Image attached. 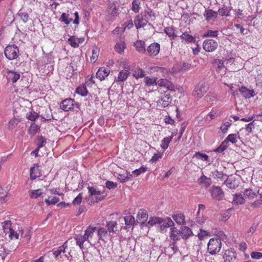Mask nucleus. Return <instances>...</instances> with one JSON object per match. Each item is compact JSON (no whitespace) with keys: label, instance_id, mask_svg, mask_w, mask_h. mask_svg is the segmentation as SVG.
Returning <instances> with one entry per match:
<instances>
[{"label":"nucleus","instance_id":"f257e3e1","mask_svg":"<svg viewBox=\"0 0 262 262\" xmlns=\"http://www.w3.org/2000/svg\"><path fill=\"white\" fill-rule=\"evenodd\" d=\"M221 240L217 238H211L207 245V251L211 255L217 253L221 249Z\"/></svg>","mask_w":262,"mask_h":262},{"label":"nucleus","instance_id":"f03ea898","mask_svg":"<svg viewBox=\"0 0 262 262\" xmlns=\"http://www.w3.org/2000/svg\"><path fill=\"white\" fill-rule=\"evenodd\" d=\"M79 105L75 102L74 99L68 98L63 100L60 103V108L65 112L69 111L74 109H78Z\"/></svg>","mask_w":262,"mask_h":262},{"label":"nucleus","instance_id":"7ed1b4c3","mask_svg":"<svg viewBox=\"0 0 262 262\" xmlns=\"http://www.w3.org/2000/svg\"><path fill=\"white\" fill-rule=\"evenodd\" d=\"M208 89V84L205 81H201L194 88L193 95L198 98H201L207 92Z\"/></svg>","mask_w":262,"mask_h":262},{"label":"nucleus","instance_id":"20e7f679","mask_svg":"<svg viewBox=\"0 0 262 262\" xmlns=\"http://www.w3.org/2000/svg\"><path fill=\"white\" fill-rule=\"evenodd\" d=\"M171 95L169 93L165 92L162 94L159 99L157 100V106L160 108L165 107L171 103Z\"/></svg>","mask_w":262,"mask_h":262},{"label":"nucleus","instance_id":"39448f33","mask_svg":"<svg viewBox=\"0 0 262 262\" xmlns=\"http://www.w3.org/2000/svg\"><path fill=\"white\" fill-rule=\"evenodd\" d=\"M18 49L15 45L7 46L5 50V55L9 60L16 59L18 57Z\"/></svg>","mask_w":262,"mask_h":262},{"label":"nucleus","instance_id":"423d86ee","mask_svg":"<svg viewBox=\"0 0 262 262\" xmlns=\"http://www.w3.org/2000/svg\"><path fill=\"white\" fill-rule=\"evenodd\" d=\"M86 257L89 262H100L101 260L99 250L95 247L86 254Z\"/></svg>","mask_w":262,"mask_h":262},{"label":"nucleus","instance_id":"0eeeda50","mask_svg":"<svg viewBox=\"0 0 262 262\" xmlns=\"http://www.w3.org/2000/svg\"><path fill=\"white\" fill-rule=\"evenodd\" d=\"M218 47L217 42L213 40L207 39H205L203 44V49L207 52H213L215 51Z\"/></svg>","mask_w":262,"mask_h":262},{"label":"nucleus","instance_id":"6e6552de","mask_svg":"<svg viewBox=\"0 0 262 262\" xmlns=\"http://www.w3.org/2000/svg\"><path fill=\"white\" fill-rule=\"evenodd\" d=\"M210 192L213 199L221 200L224 196V192L219 186H213L210 190Z\"/></svg>","mask_w":262,"mask_h":262},{"label":"nucleus","instance_id":"1a4fd4ad","mask_svg":"<svg viewBox=\"0 0 262 262\" xmlns=\"http://www.w3.org/2000/svg\"><path fill=\"white\" fill-rule=\"evenodd\" d=\"M223 258L225 262H237L236 254L232 249L226 250L224 254Z\"/></svg>","mask_w":262,"mask_h":262},{"label":"nucleus","instance_id":"9d476101","mask_svg":"<svg viewBox=\"0 0 262 262\" xmlns=\"http://www.w3.org/2000/svg\"><path fill=\"white\" fill-rule=\"evenodd\" d=\"M89 193L90 195L93 196L95 195L96 196V199L98 201H101L104 199L106 196L105 195H103L104 194V191H101L98 190V188L94 187H88Z\"/></svg>","mask_w":262,"mask_h":262},{"label":"nucleus","instance_id":"9b49d317","mask_svg":"<svg viewBox=\"0 0 262 262\" xmlns=\"http://www.w3.org/2000/svg\"><path fill=\"white\" fill-rule=\"evenodd\" d=\"M158 230L161 232L166 231L168 227H172L174 226V223L170 217H166L162 219V222L159 224Z\"/></svg>","mask_w":262,"mask_h":262},{"label":"nucleus","instance_id":"f8f14e48","mask_svg":"<svg viewBox=\"0 0 262 262\" xmlns=\"http://www.w3.org/2000/svg\"><path fill=\"white\" fill-rule=\"evenodd\" d=\"M160 49V44L155 42L150 44L147 49L148 54L150 56H155L158 54Z\"/></svg>","mask_w":262,"mask_h":262},{"label":"nucleus","instance_id":"ddd939ff","mask_svg":"<svg viewBox=\"0 0 262 262\" xmlns=\"http://www.w3.org/2000/svg\"><path fill=\"white\" fill-rule=\"evenodd\" d=\"M134 23L136 27L139 29L145 26L148 23V21L146 20V18L144 17L143 14H140L135 17Z\"/></svg>","mask_w":262,"mask_h":262},{"label":"nucleus","instance_id":"4468645a","mask_svg":"<svg viewBox=\"0 0 262 262\" xmlns=\"http://www.w3.org/2000/svg\"><path fill=\"white\" fill-rule=\"evenodd\" d=\"M6 76L9 81L13 83L16 82L20 77L19 73L13 70H8L6 72Z\"/></svg>","mask_w":262,"mask_h":262},{"label":"nucleus","instance_id":"2eb2a0df","mask_svg":"<svg viewBox=\"0 0 262 262\" xmlns=\"http://www.w3.org/2000/svg\"><path fill=\"white\" fill-rule=\"evenodd\" d=\"M110 73V70L107 68L101 67L98 70L96 74V77L98 78L100 81L105 79V77L108 76Z\"/></svg>","mask_w":262,"mask_h":262},{"label":"nucleus","instance_id":"dca6fc26","mask_svg":"<svg viewBox=\"0 0 262 262\" xmlns=\"http://www.w3.org/2000/svg\"><path fill=\"white\" fill-rule=\"evenodd\" d=\"M217 15V12L211 9H206L203 13V16L207 21H214L216 18Z\"/></svg>","mask_w":262,"mask_h":262},{"label":"nucleus","instance_id":"f3484780","mask_svg":"<svg viewBox=\"0 0 262 262\" xmlns=\"http://www.w3.org/2000/svg\"><path fill=\"white\" fill-rule=\"evenodd\" d=\"M239 91L242 96L245 98H250L255 96V93L253 89L250 90L245 86H242L239 89Z\"/></svg>","mask_w":262,"mask_h":262},{"label":"nucleus","instance_id":"a211bd4d","mask_svg":"<svg viewBox=\"0 0 262 262\" xmlns=\"http://www.w3.org/2000/svg\"><path fill=\"white\" fill-rule=\"evenodd\" d=\"M213 64L218 73H221V74L225 73L226 68L223 60L216 59L214 61Z\"/></svg>","mask_w":262,"mask_h":262},{"label":"nucleus","instance_id":"6ab92c4d","mask_svg":"<svg viewBox=\"0 0 262 262\" xmlns=\"http://www.w3.org/2000/svg\"><path fill=\"white\" fill-rule=\"evenodd\" d=\"M180 232L182 238L184 240H186L193 234L191 229L185 226L181 227Z\"/></svg>","mask_w":262,"mask_h":262},{"label":"nucleus","instance_id":"aec40b11","mask_svg":"<svg viewBox=\"0 0 262 262\" xmlns=\"http://www.w3.org/2000/svg\"><path fill=\"white\" fill-rule=\"evenodd\" d=\"M30 179L35 180L38 177L41 176V172L37 165L34 164V166L30 168Z\"/></svg>","mask_w":262,"mask_h":262},{"label":"nucleus","instance_id":"412c9836","mask_svg":"<svg viewBox=\"0 0 262 262\" xmlns=\"http://www.w3.org/2000/svg\"><path fill=\"white\" fill-rule=\"evenodd\" d=\"M97 230L96 227L89 226L85 231L84 236L88 240V243H90V241L94 235V233Z\"/></svg>","mask_w":262,"mask_h":262},{"label":"nucleus","instance_id":"4be33fe9","mask_svg":"<svg viewBox=\"0 0 262 262\" xmlns=\"http://www.w3.org/2000/svg\"><path fill=\"white\" fill-rule=\"evenodd\" d=\"M148 216L147 211L144 209H141L139 210L138 212L137 216V221L138 220L139 221H142L141 225L144 224L148 219Z\"/></svg>","mask_w":262,"mask_h":262},{"label":"nucleus","instance_id":"5701e85b","mask_svg":"<svg viewBox=\"0 0 262 262\" xmlns=\"http://www.w3.org/2000/svg\"><path fill=\"white\" fill-rule=\"evenodd\" d=\"M181 235L180 230L177 229L173 226L170 228V238L172 241H178Z\"/></svg>","mask_w":262,"mask_h":262},{"label":"nucleus","instance_id":"b1692460","mask_svg":"<svg viewBox=\"0 0 262 262\" xmlns=\"http://www.w3.org/2000/svg\"><path fill=\"white\" fill-rule=\"evenodd\" d=\"M173 220L179 225H185V215L181 213L174 214L172 216Z\"/></svg>","mask_w":262,"mask_h":262},{"label":"nucleus","instance_id":"393cba45","mask_svg":"<svg viewBox=\"0 0 262 262\" xmlns=\"http://www.w3.org/2000/svg\"><path fill=\"white\" fill-rule=\"evenodd\" d=\"M67 247V246L66 245V243H65L62 246L58 247L56 250L54 249L53 252V255H54V257L56 259H58L59 257L60 256L62 253H65L66 249Z\"/></svg>","mask_w":262,"mask_h":262},{"label":"nucleus","instance_id":"a878e982","mask_svg":"<svg viewBox=\"0 0 262 262\" xmlns=\"http://www.w3.org/2000/svg\"><path fill=\"white\" fill-rule=\"evenodd\" d=\"M134 46L136 50L140 53H144L146 52L145 43L143 41L141 40L136 41L134 43Z\"/></svg>","mask_w":262,"mask_h":262},{"label":"nucleus","instance_id":"bb28decb","mask_svg":"<svg viewBox=\"0 0 262 262\" xmlns=\"http://www.w3.org/2000/svg\"><path fill=\"white\" fill-rule=\"evenodd\" d=\"M157 84L160 86H163L167 88L170 91L173 90V85L168 80L161 79L157 81Z\"/></svg>","mask_w":262,"mask_h":262},{"label":"nucleus","instance_id":"cd10ccee","mask_svg":"<svg viewBox=\"0 0 262 262\" xmlns=\"http://www.w3.org/2000/svg\"><path fill=\"white\" fill-rule=\"evenodd\" d=\"M162 222V219L160 217L151 216L148 222L146 224V226L150 227L156 225H159Z\"/></svg>","mask_w":262,"mask_h":262},{"label":"nucleus","instance_id":"c85d7f7f","mask_svg":"<svg viewBox=\"0 0 262 262\" xmlns=\"http://www.w3.org/2000/svg\"><path fill=\"white\" fill-rule=\"evenodd\" d=\"M212 175L213 179L216 180L217 181H222L225 180L227 178L226 174H224L222 171H219L217 170L212 171Z\"/></svg>","mask_w":262,"mask_h":262},{"label":"nucleus","instance_id":"c756f323","mask_svg":"<svg viewBox=\"0 0 262 262\" xmlns=\"http://www.w3.org/2000/svg\"><path fill=\"white\" fill-rule=\"evenodd\" d=\"M74 239L76 242L77 245L81 249H82L83 248L84 243L88 241L84 235H76L74 237Z\"/></svg>","mask_w":262,"mask_h":262},{"label":"nucleus","instance_id":"7c9ffc66","mask_svg":"<svg viewBox=\"0 0 262 262\" xmlns=\"http://www.w3.org/2000/svg\"><path fill=\"white\" fill-rule=\"evenodd\" d=\"M146 75V72L142 69L137 67L136 68L133 73V77L137 79L145 77Z\"/></svg>","mask_w":262,"mask_h":262},{"label":"nucleus","instance_id":"2f4dec72","mask_svg":"<svg viewBox=\"0 0 262 262\" xmlns=\"http://www.w3.org/2000/svg\"><path fill=\"white\" fill-rule=\"evenodd\" d=\"M239 138L238 134H231L229 135L224 140L227 144L228 145L229 142L232 144H235L237 142V139Z\"/></svg>","mask_w":262,"mask_h":262},{"label":"nucleus","instance_id":"473e14b6","mask_svg":"<svg viewBox=\"0 0 262 262\" xmlns=\"http://www.w3.org/2000/svg\"><path fill=\"white\" fill-rule=\"evenodd\" d=\"M129 72L128 70H124L120 71L117 76V81L124 82L125 81L129 75Z\"/></svg>","mask_w":262,"mask_h":262},{"label":"nucleus","instance_id":"72a5a7b5","mask_svg":"<svg viewBox=\"0 0 262 262\" xmlns=\"http://www.w3.org/2000/svg\"><path fill=\"white\" fill-rule=\"evenodd\" d=\"M124 220L125 225L128 228L134 226L136 223L135 217L133 215H129L125 216Z\"/></svg>","mask_w":262,"mask_h":262},{"label":"nucleus","instance_id":"f704fd0d","mask_svg":"<svg viewBox=\"0 0 262 262\" xmlns=\"http://www.w3.org/2000/svg\"><path fill=\"white\" fill-rule=\"evenodd\" d=\"M232 203L236 205L243 204L245 203V199L241 194L236 193L233 195Z\"/></svg>","mask_w":262,"mask_h":262},{"label":"nucleus","instance_id":"c9c22d12","mask_svg":"<svg viewBox=\"0 0 262 262\" xmlns=\"http://www.w3.org/2000/svg\"><path fill=\"white\" fill-rule=\"evenodd\" d=\"M69 16L70 15L69 14L63 13L59 18V20L64 23L67 26H68L70 23L73 21V19L70 18Z\"/></svg>","mask_w":262,"mask_h":262},{"label":"nucleus","instance_id":"e433bc0d","mask_svg":"<svg viewBox=\"0 0 262 262\" xmlns=\"http://www.w3.org/2000/svg\"><path fill=\"white\" fill-rule=\"evenodd\" d=\"M125 43L124 41L117 42L115 46V51L119 54H122L125 48Z\"/></svg>","mask_w":262,"mask_h":262},{"label":"nucleus","instance_id":"4c0bfd02","mask_svg":"<svg viewBox=\"0 0 262 262\" xmlns=\"http://www.w3.org/2000/svg\"><path fill=\"white\" fill-rule=\"evenodd\" d=\"M117 223L115 221H109L106 223L107 231L110 233H114L116 231Z\"/></svg>","mask_w":262,"mask_h":262},{"label":"nucleus","instance_id":"58836bf2","mask_svg":"<svg viewBox=\"0 0 262 262\" xmlns=\"http://www.w3.org/2000/svg\"><path fill=\"white\" fill-rule=\"evenodd\" d=\"M182 40L186 41L188 42H194L195 41V38L192 35L188 34L186 32L183 33L180 36Z\"/></svg>","mask_w":262,"mask_h":262},{"label":"nucleus","instance_id":"ea45409f","mask_svg":"<svg viewBox=\"0 0 262 262\" xmlns=\"http://www.w3.org/2000/svg\"><path fill=\"white\" fill-rule=\"evenodd\" d=\"M173 136H168L164 138L161 142L160 145L161 147L164 150L166 149L169 146V143L171 142Z\"/></svg>","mask_w":262,"mask_h":262},{"label":"nucleus","instance_id":"a19ab883","mask_svg":"<svg viewBox=\"0 0 262 262\" xmlns=\"http://www.w3.org/2000/svg\"><path fill=\"white\" fill-rule=\"evenodd\" d=\"M29 196L31 199H37L41 195L42 192L40 189L31 190L29 191Z\"/></svg>","mask_w":262,"mask_h":262},{"label":"nucleus","instance_id":"79ce46f5","mask_svg":"<svg viewBox=\"0 0 262 262\" xmlns=\"http://www.w3.org/2000/svg\"><path fill=\"white\" fill-rule=\"evenodd\" d=\"M157 80V78L155 77H151L147 76L145 77L144 78V82L145 83V84L148 86H150L151 85H156Z\"/></svg>","mask_w":262,"mask_h":262},{"label":"nucleus","instance_id":"37998d69","mask_svg":"<svg viewBox=\"0 0 262 262\" xmlns=\"http://www.w3.org/2000/svg\"><path fill=\"white\" fill-rule=\"evenodd\" d=\"M2 227L4 232L8 233L13 229L12 228V223L10 221H6L2 223Z\"/></svg>","mask_w":262,"mask_h":262},{"label":"nucleus","instance_id":"c03bdc74","mask_svg":"<svg viewBox=\"0 0 262 262\" xmlns=\"http://www.w3.org/2000/svg\"><path fill=\"white\" fill-rule=\"evenodd\" d=\"M59 198L57 196H49L48 199L45 200V202L48 206L54 205L59 201Z\"/></svg>","mask_w":262,"mask_h":262},{"label":"nucleus","instance_id":"a18cd8bd","mask_svg":"<svg viewBox=\"0 0 262 262\" xmlns=\"http://www.w3.org/2000/svg\"><path fill=\"white\" fill-rule=\"evenodd\" d=\"M108 11L111 17L117 16L118 14V9L116 4L115 3L111 4Z\"/></svg>","mask_w":262,"mask_h":262},{"label":"nucleus","instance_id":"49530a36","mask_svg":"<svg viewBox=\"0 0 262 262\" xmlns=\"http://www.w3.org/2000/svg\"><path fill=\"white\" fill-rule=\"evenodd\" d=\"M199 182L200 184H203L205 187H208L211 184V179L203 175L199 179Z\"/></svg>","mask_w":262,"mask_h":262},{"label":"nucleus","instance_id":"de8ad7c7","mask_svg":"<svg viewBox=\"0 0 262 262\" xmlns=\"http://www.w3.org/2000/svg\"><path fill=\"white\" fill-rule=\"evenodd\" d=\"M244 195L246 198H248L249 199H252L257 196V193L255 192H253L252 189L248 188V189H246L244 190Z\"/></svg>","mask_w":262,"mask_h":262},{"label":"nucleus","instance_id":"09e8293b","mask_svg":"<svg viewBox=\"0 0 262 262\" xmlns=\"http://www.w3.org/2000/svg\"><path fill=\"white\" fill-rule=\"evenodd\" d=\"M98 236L99 239L104 240V238H106L107 235V231L104 228H100L97 230Z\"/></svg>","mask_w":262,"mask_h":262},{"label":"nucleus","instance_id":"8fccbe9b","mask_svg":"<svg viewBox=\"0 0 262 262\" xmlns=\"http://www.w3.org/2000/svg\"><path fill=\"white\" fill-rule=\"evenodd\" d=\"M219 34V31L217 30L213 31L211 30H207L203 34L204 37H216Z\"/></svg>","mask_w":262,"mask_h":262},{"label":"nucleus","instance_id":"3c124183","mask_svg":"<svg viewBox=\"0 0 262 262\" xmlns=\"http://www.w3.org/2000/svg\"><path fill=\"white\" fill-rule=\"evenodd\" d=\"M193 157H195L198 159H201L204 161H208L209 159L208 155L200 151L196 152Z\"/></svg>","mask_w":262,"mask_h":262},{"label":"nucleus","instance_id":"603ef678","mask_svg":"<svg viewBox=\"0 0 262 262\" xmlns=\"http://www.w3.org/2000/svg\"><path fill=\"white\" fill-rule=\"evenodd\" d=\"M141 14H143L144 17L146 18L147 21H148V20L151 19L152 16H154V12L149 8H147L146 9H145L144 12L142 13Z\"/></svg>","mask_w":262,"mask_h":262},{"label":"nucleus","instance_id":"864d4df0","mask_svg":"<svg viewBox=\"0 0 262 262\" xmlns=\"http://www.w3.org/2000/svg\"><path fill=\"white\" fill-rule=\"evenodd\" d=\"M39 117V115L35 112L30 111L27 113L26 118L30 121H34Z\"/></svg>","mask_w":262,"mask_h":262},{"label":"nucleus","instance_id":"5fc2aeb1","mask_svg":"<svg viewBox=\"0 0 262 262\" xmlns=\"http://www.w3.org/2000/svg\"><path fill=\"white\" fill-rule=\"evenodd\" d=\"M39 129V126L35 123H32L29 129V133L32 136H34Z\"/></svg>","mask_w":262,"mask_h":262},{"label":"nucleus","instance_id":"6e6d98bb","mask_svg":"<svg viewBox=\"0 0 262 262\" xmlns=\"http://www.w3.org/2000/svg\"><path fill=\"white\" fill-rule=\"evenodd\" d=\"M68 41L69 44L73 48H77L79 46L77 38L74 36H70L68 39Z\"/></svg>","mask_w":262,"mask_h":262},{"label":"nucleus","instance_id":"4d7b16f0","mask_svg":"<svg viewBox=\"0 0 262 262\" xmlns=\"http://www.w3.org/2000/svg\"><path fill=\"white\" fill-rule=\"evenodd\" d=\"M228 146V145H227L226 142H225V141L224 140L222 142L221 145L214 150V151L219 153H221L224 150H225Z\"/></svg>","mask_w":262,"mask_h":262},{"label":"nucleus","instance_id":"13d9d810","mask_svg":"<svg viewBox=\"0 0 262 262\" xmlns=\"http://www.w3.org/2000/svg\"><path fill=\"white\" fill-rule=\"evenodd\" d=\"M98 52L99 50L97 48H95L93 49L92 55L91 56V62H95L97 60L99 55Z\"/></svg>","mask_w":262,"mask_h":262},{"label":"nucleus","instance_id":"bf43d9fd","mask_svg":"<svg viewBox=\"0 0 262 262\" xmlns=\"http://www.w3.org/2000/svg\"><path fill=\"white\" fill-rule=\"evenodd\" d=\"M140 0H134L132 3V10L137 13L140 9Z\"/></svg>","mask_w":262,"mask_h":262},{"label":"nucleus","instance_id":"052dcab7","mask_svg":"<svg viewBox=\"0 0 262 262\" xmlns=\"http://www.w3.org/2000/svg\"><path fill=\"white\" fill-rule=\"evenodd\" d=\"M218 11L219 14L222 16H229L230 9L227 7L224 6L223 8L219 9Z\"/></svg>","mask_w":262,"mask_h":262},{"label":"nucleus","instance_id":"680f3d73","mask_svg":"<svg viewBox=\"0 0 262 262\" xmlns=\"http://www.w3.org/2000/svg\"><path fill=\"white\" fill-rule=\"evenodd\" d=\"M165 32L170 37H171L172 39H174L177 36L173 29L170 27L165 28Z\"/></svg>","mask_w":262,"mask_h":262},{"label":"nucleus","instance_id":"e2e57ef3","mask_svg":"<svg viewBox=\"0 0 262 262\" xmlns=\"http://www.w3.org/2000/svg\"><path fill=\"white\" fill-rule=\"evenodd\" d=\"M76 92L82 96H86L88 93L87 90L84 86H79L76 89Z\"/></svg>","mask_w":262,"mask_h":262},{"label":"nucleus","instance_id":"0e129e2a","mask_svg":"<svg viewBox=\"0 0 262 262\" xmlns=\"http://www.w3.org/2000/svg\"><path fill=\"white\" fill-rule=\"evenodd\" d=\"M224 184L230 189H234L235 188V185L232 183L230 179L227 177L225 179Z\"/></svg>","mask_w":262,"mask_h":262},{"label":"nucleus","instance_id":"69168bd1","mask_svg":"<svg viewBox=\"0 0 262 262\" xmlns=\"http://www.w3.org/2000/svg\"><path fill=\"white\" fill-rule=\"evenodd\" d=\"M18 15L24 23H26L29 19V16L27 12H19Z\"/></svg>","mask_w":262,"mask_h":262},{"label":"nucleus","instance_id":"338daca9","mask_svg":"<svg viewBox=\"0 0 262 262\" xmlns=\"http://www.w3.org/2000/svg\"><path fill=\"white\" fill-rule=\"evenodd\" d=\"M147 168L144 167L143 166H141L140 168L138 169H136L135 170L133 171V173L136 176H139L141 173L145 172L146 171Z\"/></svg>","mask_w":262,"mask_h":262},{"label":"nucleus","instance_id":"774afa93","mask_svg":"<svg viewBox=\"0 0 262 262\" xmlns=\"http://www.w3.org/2000/svg\"><path fill=\"white\" fill-rule=\"evenodd\" d=\"M105 186L108 189L111 190L116 188L117 187V184L112 181H107L105 182Z\"/></svg>","mask_w":262,"mask_h":262}]
</instances>
